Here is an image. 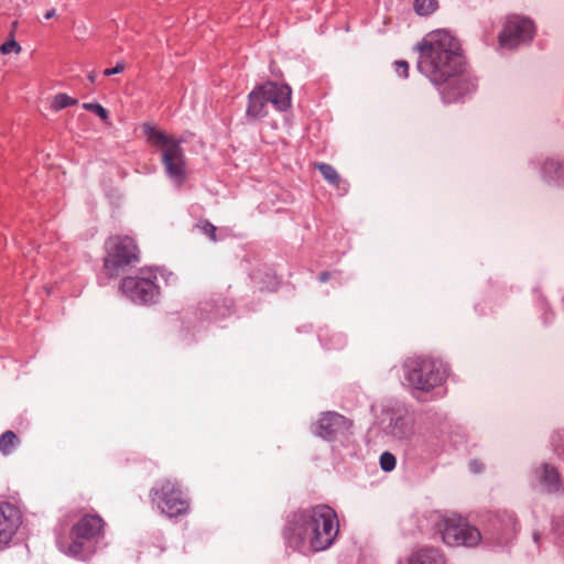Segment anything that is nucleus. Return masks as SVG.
I'll list each match as a JSON object with an SVG mask.
<instances>
[{"instance_id":"f257e3e1","label":"nucleus","mask_w":564,"mask_h":564,"mask_svg":"<svg viewBox=\"0 0 564 564\" xmlns=\"http://www.w3.org/2000/svg\"><path fill=\"white\" fill-rule=\"evenodd\" d=\"M416 48L420 52L417 68L433 84H445L462 73L464 61L460 45L448 31L430 32Z\"/></svg>"},{"instance_id":"f03ea898","label":"nucleus","mask_w":564,"mask_h":564,"mask_svg":"<svg viewBox=\"0 0 564 564\" xmlns=\"http://www.w3.org/2000/svg\"><path fill=\"white\" fill-rule=\"evenodd\" d=\"M293 532L307 540L313 551L329 547L338 534V520L328 506H317L294 516Z\"/></svg>"},{"instance_id":"7ed1b4c3","label":"nucleus","mask_w":564,"mask_h":564,"mask_svg":"<svg viewBox=\"0 0 564 564\" xmlns=\"http://www.w3.org/2000/svg\"><path fill=\"white\" fill-rule=\"evenodd\" d=\"M405 379L415 389L430 391L446 379V368L438 359L430 356L408 358L404 362Z\"/></svg>"},{"instance_id":"20e7f679","label":"nucleus","mask_w":564,"mask_h":564,"mask_svg":"<svg viewBox=\"0 0 564 564\" xmlns=\"http://www.w3.org/2000/svg\"><path fill=\"white\" fill-rule=\"evenodd\" d=\"M105 521L98 514H85L72 527L69 538L59 539L62 552L69 556H80L85 553L86 541L99 538L104 533Z\"/></svg>"},{"instance_id":"39448f33","label":"nucleus","mask_w":564,"mask_h":564,"mask_svg":"<svg viewBox=\"0 0 564 564\" xmlns=\"http://www.w3.org/2000/svg\"><path fill=\"white\" fill-rule=\"evenodd\" d=\"M107 256L104 270L109 278H116L139 261V250L129 236H112L106 241Z\"/></svg>"},{"instance_id":"423d86ee","label":"nucleus","mask_w":564,"mask_h":564,"mask_svg":"<svg viewBox=\"0 0 564 564\" xmlns=\"http://www.w3.org/2000/svg\"><path fill=\"white\" fill-rule=\"evenodd\" d=\"M437 530L449 546H476L481 540L479 530L455 513L443 516L437 522Z\"/></svg>"},{"instance_id":"0eeeda50","label":"nucleus","mask_w":564,"mask_h":564,"mask_svg":"<svg viewBox=\"0 0 564 564\" xmlns=\"http://www.w3.org/2000/svg\"><path fill=\"white\" fill-rule=\"evenodd\" d=\"M152 500L169 517H177L187 512L189 503L177 482L166 479L151 490Z\"/></svg>"},{"instance_id":"6e6552de","label":"nucleus","mask_w":564,"mask_h":564,"mask_svg":"<svg viewBox=\"0 0 564 564\" xmlns=\"http://www.w3.org/2000/svg\"><path fill=\"white\" fill-rule=\"evenodd\" d=\"M156 276L149 272H141L137 276H127L121 282L122 292L133 302L140 304L152 303L159 295Z\"/></svg>"},{"instance_id":"1a4fd4ad","label":"nucleus","mask_w":564,"mask_h":564,"mask_svg":"<svg viewBox=\"0 0 564 564\" xmlns=\"http://www.w3.org/2000/svg\"><path fill=\"white\" fill-rule=\"evenodd\" d=\"M534 25L532 21L520 17H510L499 35V43L503 47L512 48L522 42L532 40Z\"/></svg>"},{"instance_id":"9d476101","label":"nucleus","mask_w":564,"mask_h":564,"mask_svg":"<svg viewBox=\"0 0 564 564\" xmlns=\"http://www.w3.org/2000/svg\"><path fill=\"white\" fill-rule=\"evenodd\" d=\"M162 163L169 177L177 186H182L186 180V158L180 141L165 149L162 153Z\"/></svg>"},{"instance_id":"9b49d317","label":"nucleus","mask_w":564,"mask_h":564,"mask_svg":"<svg viewBox=\"0 0 564 564\" xmlns=\"http://www.w3.org/2000/svg\"><path fill=\"white\" fill-rule=\"evenodd\" d=\"M350 427L351 421L344 415L337 412H326L317 423L316 434L323 438L332 440Z\"/></svg>"},{"instance_id":"f8f14e48","label":"nucleus","mask_w":564,"mask_h":564,"mask_svg":"<svg viewBox=\"0 0 564 564\" xmlns=\"http://www.w3.org/2000/svg\"><path fill=\"white\" fill-rule=\"evenodd\" d=\"M21 523V514L17 507L10 503L0 505V545L7 544Z\"/></svg>"},{"instance_id":"ddd939ff","label":"nucleus","mask_w":564,"mask_h":564,"mask_svg":"<svg viewBox=\"0 0 564 564\" xmlns=\"http://www.w3.org/2000/svg\"><path fill=\"white\" fill-rule=\"evenodd\" d=\"M262 93L267 101L272 104L279 111L286 110L291 107V87L272 82L262 85Z\"/></svg>"},{"instance_id":"4468645a","label":"nucleus","mask_w":564,"mask_h":564,"mask_svg":"<svg viewBox=\"0 0 564 564\" xmlns=\"http://www.w3.org/2000/svg\"><path fill=\"white\" fill-rule=\"evenodd\" d=\"M247 116L252 119L263 118L268 115L267 98L262 93V85L256 87L248 96Z\"/></svg>"},{"instance_id":"2eb2a0df","label":"nucleus","mask_w":564,"mask_h":564,"mask_svg":"<svg viewBox=\"0 0 564 564\" xmlns=\"http://www.w3.org/2000/svg\"><path fill=\"white\" fill-rule=\"evenodd\" d=\"M540 484L543 486L544 490L550 494L557 492L562 488L557 470L547 464L542 466L540 473Z\"/></svg>"},{"instance_id":"dca6fc26","label":"nucleus","mask_w":564,"mask_h":564,"mask_svg":"<svg viewBox=\"0 0 564 564\" xmlns=\"http://www.w3.org/2000/svg\"><path fill=\"white\" fill-rule=\"evenodd\" d=\"M409 564H446V561L438 550L423 549L409 557Z\"/></svg>"},{"instance_id":"f3484780","label":"nucleus","mask_w":564,"mask_h":564,"mask_svg":"<svg viewBox=\"0 0 564 564\" xmlns=\"http://www.w3.org/2000/svg\"><path fill=\"white\" fill-rule=\"evenodd\" d=\"M414 433V421L408 416H399L391 424V434L399 440H409Z\"/></svg>"},{"instance_id":"a211bd4d","label":"nucleus","mask_w":564,"mask_h":564,"mask_svg":"<svg viewBox=\"0 0 564 564\" xmlns=\"http://www.w3.org/2000/svg\"><path fill=\"white\" fill-rule=\"evenodd\" d=\"M144 131H145L149 142L152 145L159 147L161 149L162 153L170 145H174L176 142H178L173 137H170V135L165 134L163 131L156 130L153 127H145Z\"/></svg>"},{"instance_id":"6ab92c4d","label":"nucleus","mask_w":564,"mask_h":564,"mask_svg":"<svg viewBox=\"0 0 564 564\" xmlns=\"http://www.w3.org/2000/svg\"><path fill=\"white\" fill-rule=\"evenodd\" d=\"M21 441L12 431H6L0 435V453L4 456L13 454Z\"/></svg>"},{"instance_id":"aec40b11","label":"nucleus","mask_w":564,"mask_h":564,"mask_svg":"<svg viewBox=\"0 0 564 564\" xmlns=\"http://www.w3.org/2000/svg\"><path fill=\"white\" fill-rule=\"evenodd\" d=\"M314 166L321 172L325 181L333 186L339 187L341 177L334 166L327 163H315Z\"/></svg>"},{"instance_id":"412c9836","label":"nucleus","mask_w":564,"mask_h":564,"mask_svg":"<svg viewBox=\"0 0 564 564\" xmlns=\"http://www.w3.org/2000/svg\"><path fill=\"white\" fill-rule=\"evenodd\" d=\"M438 8L437 0H414L413 9L416 14L426 17L434 13Z\"/></svg>"},{"instance_id":"4be33fe9","label":"nucleus","mask_w":564,"mask_h":564,"mask_svg":"<svg viewBox=\"0 0 564 564\" xmlns=\"http://www.w3.org/2000/svg\"><path fill=\"white\" fill-rule=\"evenodd\" d=\"M77 102H78L77 99L72 98L70 96H68L66 94H57L53 99L52 108L55 111H59L68 106L77 105Z\"/></svg>"},{"instance_id":"5701e85b","label":"nucleus","mask_w":564,"mask_h":564,"mask_svg":"<svg viewBox=\"0 0 564 564\" xmlns=\"http://www.w3.org/2000/svg\"><path fill=\"white\" fill-rule=\"evenodd\" d=\"M83 108L96 113L105 122L108 120V111L99 104L85 102Z\"/></svg>"},{"instance_id":"b1692460","label":"nucleus","mask_w":564,"mask_h":564,"mask_svg":"<svg viewBox=\"0 0 564 564\" xmlns=\"http://www.w3.org/2000/svg\"><path fill=\"white\" fill-rule=\"evenodd\" d=\"M395 464H397V459H395L394 455H392L389 452H384L383 454H381L380 466L384 471H391L392 469H394Z\"/></svg>"},{"instance_id":"393cba45","label":"nucleus","mask_w":564,"mask_h":564,"mask_svg":"<svg viewBox=\"0 0 564 564\" xmlns=\"http://www.w3.org/2000/svg\"><path fill=\"white\" fill-rule=\"evenodd\" d=\"M0 52L2 54H9L11 52L18 54L21 52V46L14 39H10L0 46Z\"/></svg>"},{"instance_id":"a878e982","label":"nucleus","mask_w":564,"mask_h":564,"mask_svg":"<svg viewBox=\"0 0 564 564\" xmlns=\"http://www.w3.org/2000/svg\"><path fill=\"white\" fill-rule=\"evenodd\" d=\"M197 227L212 240H216V227L207 220L200 221Z\"/></svg>"},{"instance_id":"bb28decb","label":"nucleus","mask_w":564,"mask_h":564,"mask_svg":"<svg viewBox=\"0 0 564 564\" xmlns=\"http://www.w3.org/2000/svg\"><path fill=\"white\" fill-rule=\"evenodd\" d=\"M395 65V70L401 75L403 76L404 78L408 77V74H409V64L408 62L405 61H397L394 63Z\"/></svg>"},{"instance_id":"cd10ccee","label":"nucleus","mask_w":564,"mask_h":564,"mask_svg":"<svg viewBox=\"0 0 564 564\" xmlns=\"http://www.w3.org/2000/svg\"><path fill=\"white\" fill-rule=\"evenodd\" d=\"M126 65L123 63H118L113 68H106L104 70L105 76H111L115 74H120L124 70Z\"/></svg>"},{"instance_id":"c85d7f7f","label":"nucleus","mask_w":564,"mask_h":564,"mask_svg":"<svg viewBox=\"0 0 564 564\" xmlns=\"http://www.w3.org/2000/svg\"><path fill=\"white\" fill-rule=\"evenodd\" d=\"M544 169H545V172H546V173H549V172H550L551 170H553V169H554V170L560 169V165H558V163H557V162L550 161V162H546V163H545Z\"/></svg>"},{"instance_id":"c756f323","label":"nucleus","mask_w":564,"mask_h":564,"mask_svg":"<svg viewBox=\"0 0 564 564\" xmlns=\"http://www.w3.org/2000/svg\"><path fill=\"white\" fill-rule=\"evenodd\" d=\"M465 91H459L458 94H452L451 91H447L446 95H445V98L448 100V101H453L456 97L463 95Z\"/></svg>"},{"instance_id":"7c9ffc66","label":"nucleus","mask_w":564,"mask_h":564,"mask_svg":"<svg viewBox=\"0 0 564 564\" xmlns=\"http://www.w3.org/2000/svg\"><path fill=\"white\" fill-rule=\"evenodd\" d=\"M330 276V273L327 272V271H324L319 274V281L321 282H326Z\"/></svg>"},{"instance_id":"2f4dec72","label":"nucleus","mask_w":564,"mask_h":564,"mask_svg":"<svg viewBox=\"0 0 564 564\" xmlns=\"http://www.w3.org/2000/svg\"><path fill=\"white\" fill-rule=\"evenodd\" d=\"M55 14H56L55 9H52V10H48V11L45 13V15H44V17H45V19H51V18L55 17Z\"/></svg>"},{"instance_id":"473e14b6","label":"nucleus","mask_w":564,"mask_h":564,"mask_svg":"<svg viewBox=\"0 0 564 564\" xmlns=\"http://www.w3.org/2000/svg\"><path fill=\"white\" fill-rule=\"evenodd\" d=\"M88 79H89L91 83H94V82H95V79H96V75H95L94 73H90V74L88 75Z\"/></svg>"},{"instance_id":"72a5a7b5","label":"nucleus","mask_w":564,"mask_h":564,"mask_svg":"<svg viewBox=\"0 0 564 564\" xmlns=\"http://www.w3.org/2000/svg\"><path fill=\"white\" fill-rule=\"evenodd\" d=\"M540 539V535L538 533H534V541L538 542Z\"/></svg>"}]
</instances>
